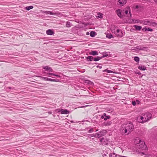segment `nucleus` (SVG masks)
I'll return each instance as SVG.
<instances>
[{
	"instance_id": "1",
	"label": "nucleus",
	"mask_w": 157,
	"mask_h": 157,
	"mask_svg": "<svg viewBox=\"0 0 157 157\" xmlns=\"http://www.w3.org/2000/svg\"><path fill=\"white\" fill-rule=\"evenodd\" d=\"M134 127L132 123L124 124L121 126V132L125 135H128L133 130Z\"/></svg>"
},
{
	"instance_id": "2",
	"label": "nucleus",
	"mask_w": 157,
	"mask_h": 157,
	"mask_svg": "<svg viewBox=\"0 0 157 157\" xmlns=\"http://www.w3.org/2000/svg\"><path fill=\"white\" fill-rule=\"evenodd\" d=\"M107 131L106 130H103L100 131L99 132L96 133L94 136L97 137L98 138H99L105 135Z\"/></svg>"
},
{
	"instance_id": "3",
	"label": "nucleus",
	"mask_w": 157,
	"mask_h": 157,
	"mask_svg": "<svg viewBox=\"0 0 157 157\" xmlns=\"http://www.w3.org/2000/svg\"><path fill=\"white\" fill-rule=\"evenodd\" d=\"M143 116L145 118L144 121H145V122L149 121L152 117L151 114L149 113H146L143 114Z\"/></svg>"
},
{
	"instance_id": "4",
	"label": "nucleus",
	"mask_w": 157,
	"mask_h": 157,
	"mask_svg": "<svg viewBox=\"0 0 157 157\" xmlns=\"http://www.w3.org/2000/svg\"><path fill=\"white\" fill-rule=\"evenodd\" d=\"M127 2L126 0H118L117 2L118 6H124Z\"/></svg>"
},
{
	"instance_id": "5",
	"label": "nucleus",
	"mask_w": 157,
	"mask_h": 157,
	"mask_svg": "<svg viewBox=\"0 0 157 157\" xmlns=\"http://www.w3.org/2000/svg\"><path fill=\"white\" fill-rule=\"evenodd\" d=\"M101 118L104 119L105 121H106L110 118V116L109 115L107 116L106 114L105 113L101 116Z\"/></svg>"
},
{
	"instance_id": "6",
	"label": "nucleus",
	"mask_w": 157,
	"mask_h": 157,
	"mask_svg": "<svg viewBox=\"0 0 157 157\" xmlns=\"http://www.w3.org/2000/svg\"><path fill=\"white\" fill-rule=\"evenodd\" d=\"M142 115L143 116H140L137 117V121L140 123H143L145 122V121H144L145 118L143 116V114H142Z\"/></svg>"
},
{
	"instance_id": "7",
	"label": "nucleus",
	"mask_w": 157,
	"mask_h": 157,
	"mask_svg": "<svg viewBox=\"0 0 157 157\" xmlns=\"http://www.w3.org/2000/svg\"><path fill=\"white\" fill-rule=\"evenodd\" d=\"M116 13L117 14L118 17L121 18H122L123 17L122 14L121 10V9H118L116 10Z\"/></svg>"
},
{
	"instance_id": "8",
	"label": "nucleus",
	"mask_w": 157,
	"mask_h": 157,
	"mask_svg": "<svg viewBox=\"0 0 157 157\" xmlns=\"http://www.w3.org/2000/svg\"><path fill=\"white\" fill-rule=\"evenodd\" d=\"M115 33L119 37H121L123 36V34L121 31L120 29H117L116 32Z\"/></svg>"
},
{
	"instance_id": "9",
	"label": "nucleus",
	"mask_w": 157,
	"mask_h": 157,
	"mask_svg": "<svg viewBox=\"0 0 157 157\" xmlns=\"http://www.w3.org/2000/svg\"><path fill=\"white\" fill-rule=\"evenodd\" d=\"M59 111H60V112H61V113L62 114H69L70 112L67 109H61Z\"/></svg>"
},
{
	"instance_id": "10",
	"label": "nucleus",
	"mask_w": 157,
	"mask_h": 157,
	"mask_svg": "<svg viewBox=\"0 0 157 157\" xmlns=\"http://www.w3.org/2000/svg\"><path fill=\"white\" fill-rule=\"evenodd\" d=\"M105 56H106V55H103L102 57L97 56L95 57H94L93 60L95 61H97L101 59L102 58L104 57Z\"/></svg>"
},
{
	"instance_id": "11",
	"label": "nucleus",
	"mask_w": 157,
	"mask_h": 157,
	"mask_svg": "<svg viewBox=\"0 0 157 157\" xmlns=\"http://www.w3.org/2000/svg\"><path fill=\"white\" fill-rule=\"evenodd\" d=\"M43 13L47 14H50L52 15H55L56 14V13L50 11H44Z\"/></svg>"
},
{
	"instance_id": "12",
	"label": "nucleus",
	"mask_w": 157,
	"mask_h": 157,
	"mask_svg": "<svg viewBox=\"0 0 157 157\" xmlns=\"http://www.w3.org/2000/svg\"><path fill=\"white\" fill-rule=\"evenodd\" d=\"M46 33L47 35H52L54 34V32L52 30L49 29L46 31Z\"/></svg>"
},
{
	"instance_id": "13",
	"label": "nucleus",
	"mask_w": 157,
	"mask_h": 157,
	"mask_svg": "<svg viewBox=\"0 0 157 157\" xmlns=\"http://www.w3.org/2000/svg\"><path fill=\"white\" fill-rule=\"evenodd\" d=\"M43 68L46 71H48L49 72H52L53 69L51 67L48 66H44L43 67Z\"/></svg>"
},
{
	"instance_id": "14",
	"label": "nucleus",
	"mask_w": 157,
	"mask_h": 157,
	"mask_svg": "<svg viewBox=\"0 0 157 157\" xmlns=\"http://www.w3.org/2000/svg\"><path fill=\"white\" fill-rule=\"evenodd\" d=\"M142 24L145 25H151V22L149 21L145 20L142 21Z\"/></svg>"
},
{
	"instance_id": "15",
	"label": "nucleus",
	"mask_w": 157,
	"mask_h": 157,
	"mask_svg": "<svg viewBox=\"0 0 157 157\" xmlns=\"http://www.w3.org/2000/svg\"><path fill=\"white\" fill-rule=\"evenodd\" d=\"M89 54L93 56H97L98 55V53L97 51H93L90 52Z\"/></svg>"
},
{
	"instance_id": "16",
	"label": "nucleus",
	"mask_w": 157,
	"mask_h": 157,
	"mask_svg": "<svg viewBox=\"0 0 157 157\" xmlns=\"http://www.w3.org/2000/svg\"><path fill=\"white\" fill-rule=\"evenodd\" d=\"M138 68L141 70L144 71L146 69V68L144 66L141 65L139 66Z\"/></svg>"
},
{
	"instance_id": "17",
	"label": "nucleus",
	"mask_w": 157,
	"mask_h": 157,
	"mask_svg": "<svg viewBox=\"0 0 157 157\" xmlns=\"http://www.w3.org/2000/svg\"><path fill=\"white\" fill-rule=\"evenodd\" d=\"M133 27L136 30L138 31L142 29V27L141 26L135 25Z\"/></svg>"
},
{
	"instance_id": "18",
	"label": "nucleus",
	"mask_w": 157,
	"mask_h": 157,
	"mask_svg": "<svg viewBox=\"0 0 157 157\" xmlns=\"http://www.w3.org/2000/svg\"><path fill=\"white\" fill-rule=\"evenodd\" d=\"M87 60L88 61H91L93 60L94 57L92 56H88L87 58Z\"/></svg>"
},
{
	"instance_id": "19",
	"label": "nucleus",
	"mask_w": 157,
	"mask_h": 157,
	"mask_svg": "<svg viewBox=\"0 0 157 157\" xmlns=\"http://www.w3.org/2000/svg\"><path fill=\"white\" fill-rule=\"evenodd\" d=\"M142 30L144 31H147L152 32L153 31V30L152 29L149 28H144L142 29Z\"/></svg>"
},
{
	"instance_id": "20",
	"label": "nucleus",
	"mask_w": 157,
	"mask_h": 157,
	"mask_svg": "<svg viewBox=\"0 0 157 157\" xmlns=\"http://www.w3.org/2000/svg\"><path fill=\"white\" fill-rule=\"evenodd\" d=\"M139 154L143 157H146L148 155V154H145L143 152H139Z\"/></svg>"
},
{
	"instance_id": "21",
	"label": "nucleus",
	"mask_w": 157,
	"mask_h": 157,
	"mask_svg": "<svg viewBox=\"0 0 157 157\" xmlns=\"http://www.w3.org/2000/svg\"><path fill=\"white\" fill-rule=\"evenodd\" d=\"M33 7L32 6H26L25 8V9L27 10H29L30 9L33 8Z\"/></svg>"
},
{
	"instance_id": "22",
	"label": "nucleus",
	"mask_w": 157,
	"mask_h": 157,
	"mask_svg": "<svg viewBox=\"0 0 157 157\" xmlns=\"http://www.w3.org/2000/svg\"><path fill=\"white\" fill-rule=\"evenodd\" d=\"M136 48L137 49H138L139 50H144V49L146 48L144 47H140L139 46H137L136 47Z\"/></svg>"
},
{
	"instance_id": "23",
	"label": "nucleus",
	"mask_w": 157,
	"mask_h": 157,
	"mask_svg": "<svg viewBox=\"0 0 157 157\" xmlns=\"http://www.w3.org/2000/svg\"><path fill=\"white\" fill-rule=\"evenodd\" d=\"M130 8L129 7H127L125 8V11L124 12L125 13V15L126 14H127L128 13V10H129Z\"/></svg>"
},
{
	"instance_id": "24",
	"label": "nucleus",
	"mask_w": 157,
	"mask_h": 157,
	"mask_svg": "<svg viewBox=\"0 0 157 157\" xmlns=\"http://www.w3.org/2000/svg\"><path fill=\"white\" fill-rule=\"evenodd\" d=\"M134 60L136 62L139 63L140 61V59L138 57L135 56L134 57Z\"/></svg>"
},
{
	"instance_id": "25",
	"label": "nucleus",
	"mask_w": 157,
	"mask_h": 157,
	"mask_svg": "<svg viewBox=\"0 0 157 157\" xmlns=\"http://www.w3.org/2000/svg\"><path fill=\"white\" fill-rule=\"evenodd\" d=\"M96 33L94 31H91L90 33V35L91 37H94Z\"/></svg>"
},
{
	"instance_id": "26",
	"label": "nucleus",
	"mask_w": 157,
	"mask_h": 157,
	"mask_svg": "<svg viewBox=\"0 0 157 157\" xmlns=\"http://www.w3.org/2000/svg\"><path fill=\"white\" fill-rule=\"evenodd\" d=\"M106 111L109 113H112L113 111V109H106Z\"/></svg>"
},
{
	"instance_id": "27",
	"label": "nucleus",
	"mask_w": 157,
	"mask_h": 157,
	"mask_svg": "<svg viewBox=\"0 0 157 157\" xmlns=\"http://www.w3.org/2000/svg\"><path fill=\"white\" fill-rule=\"evenodd\" d=\"M112 124V122L109 121L105 123V126L110 125Z\"/></svg>"
},
{
	"instance_id": "28",
	"label": "nucleus",
	"mask_w": 157,
	"mask_h": 157,
	"mask_svg": "<svg viewBox=\"0 0 157 157\" xmlns=\"http://www.w3.org/2000/svg\"><path fill=\"white\" fill-rule=\"evenodd\" d=\"M66 26L67 27H70L71 26V23L69 21H67L66 25Z\"/></svg>"
},
{
	"instance_id": "29",
	"label": "nucleus",
	"mask_w": 157,
	"mask_h": 157,
	"mask_svg": "<svg viewBox=\"0 0 157 157\" xmlns=\"http://www.w3.org/2000/svg\"><path fill=\"white\" fill-rule=\"evenodd\" d=\"M106 37L109 39H111L113 37V36L111 34H108L106 35Z\"/></svg>"
},
{
	"instance_id": "30",
	"label": "nucleus",
	"mask_w": 157,
	"mask_h": 157,
	"mask_svg": "<svg viewBox=\"0 0 157 157\" xmlns=\"http://www.w3.org/2000/svg\"><path fill=\"white\" fill-rule=\"evenodd\" d=\"M103 72H105L109 73H112L113 71L111 70H108L107 69L103 71Z\"/></svg>"
},
{
	"instance_id": "31",
	"label": "nucleus",
	"mask_w": 157,
	"mask_h": 157,
	"mask_svg": "<svg viewBox=\"0 0 157 157\" xmlns=\"http://www.w3.org/2000/svg\"><path fill=\"white\" fill-rule=\"evenodd\" d=\"M151 22V25H152L153 26H155L157 25V24L155 22Z\"/></svg>"
},
{
	"instance_id": "32",
	"label": "nucleus",
	"mask_w": 157,
	"mask_h": 157,
	"mask_svg": "<svg viewBox=\"0 0 157 157\" xmlns=\"http://www.w3.org/2000/svg\"><path fill=\"white\" fill-rule=\"evenodd\" d=\"M142 21H143L140 20H135V22L136 23H139L142 24Z\"/></svg>"
},
{
	"instance_id": "33",
	"label": "nucleus",
	"mask_w": 157,
	"mask_h": 157,
	"mask_svg": "<svg viewBox=\"0 0 157 157\" xmlns=\"http://www.w3.org/2000/svg\"><path fill=\"white\" fill-rule=\"evenodd\" d=\"M54 75H55V74H54L53 73H48L47 74V76H49L50 75L54 76Z\"/></svg>"
},
{
	"instance_id": "34",
	"label": "nucleus",
	"mask_w": 157,
	"mask_h": 157,
	"mask_svg": "<svg viewBox=\"0 0 157 157\" xmlns=\"http://www.w3.org/2000/svg\"><path fill=\"white\" fill-rule=\"evenodd\" d=\"M98 15H99V16H98L100 18H102V14H101V13H98Z\"/></svg>"
},
{
	"instance_id": "35",
	"label": "nucleus",
	"mask_w": 157,
	"mask_h": 157,
	"mask_svg": "<svg viewBox=\"0 0 157 157\" xmlns=\"http://www.w3.org/2000/svg\"><path fill=\"white\" fill-rule=\"evenodd\" d=\"M125 11V9H124L123 10H121V11H122V15H123V16H125V13L124 12Z\"/></svg>"
},
{
	"instance_id": "36",
	"label": "nucleus",
	"mask_w": 157,
	"mask_h": 157,
	"mask_svg": "<svg viewBox=\"0 0 157 157\" xmlns=\"http://www.w3.org/2000/svg\"><path fill=\"white\" fill-rule=\"evenodd\" d=\"M128 17H131L132 16V14L130 12V11L129 12V13L127 15V16Z\"/></svg>"
},
{
	"instance_id": "37",
	"label": "nucleus",
	"mask_w": 157,
	"mask_h": 157,
	"mask_svg": "<svg viewBox=\"0 0 157 157\" xmlns=\"http://www.w3.org/2000/svg\"><path fill=\"white\" fill-rule=\"evenodd\" d=\"M42 78L44 80L46 81H48V78L46 77H42Z\"/></svg>"
},
{
	"instance_id": "38",
	"label": "nucleus",
	"mask_w": 157,
	"mask_h": 157,
	"mask_svg": "<svg viewBox=\"0 0 157 157\" xmlns=\"http://www.w3.org/2000/svg\"><path fill=\"white\" fill-rule=\"evenodd\" d=\"M132 104L133 105L135 106L136 105V102L135 101H132Z\"/></svg>"
},
{
	"instance_id": "39",
	"label": "nucleus",
	"mask_w": 157,
	"mask_h": 157,
	"mask_svg": "<svg viewBox=\"0 0 157 157\" xmlns=\"http://www.w3.org/2000/svg\"><path fill=\"white\" fill-rule=\"evenodd\" d=\"M86 83H87L89 84H91V83H92V82L89 80H86Z\"/></svg>"
},
{
	"instance_id": "40",
	"label": "nucleus",
	"mask_w": 157,
	"mask_h": 157,
	"mask_svg": "<svg viewBox=\"0 0 157 157\" xmlns=\"http://www.w3.org/2000/svg\"><path fill=\"white\" fill-rule=\"evenodd\" d=\"M93 128H91L88 131V132L89 133H91L92 132H93Z\"/></svg>"
},
{
	"instance_id": "41",
	"label": "nucleus",
	"mask_w": 157,
	"mask_h": 157,
	"mask_svg": "<svg viewBox=\"0 0 157 157\" xmlns=\"http://www.w3.org/2000/svg\"><path fill=\"white\" fill-rule=\"evenodd\" d=\"M145 145V143L144 144V145L143 146V147H142V145H141L140 146V147L142 148H144L146 147V146L145 145Z\"/></svg>"
},
{
	"instance_id": "42",
	"label": "nucleus",
	"mask_w": 157,
	"mask_h": 157,
	"mask_svg": "<svg viewBox=\"0 0 157 157\" xmlns=\"http://www.w3.org/2000/svg\"><path fill=\"white\" fill-rule=\"evenodd\" d=\"M52 81L53 82H58L59 81L58 79H52Z\"/></svg>"
},
{
	"instance_id": "43",
	"label": "nucleus",
	"mask_w": 157,
	"mask_h": 157,
	"mask_svg": "<svg viewBox=\"0 0 157 157\" xmlns=\"http://www.w3.org/2000/svg\"><path fill=\"white\" fill-rule=\"evenodd\" d=\"M90 136H91V137H95L96 138H97V137L94 136H95V134L94 135V134H91V135H90Z\"/></svg>"
},
{
	"instance_id": "44",
	"label": "nucleus",
	"mask_w": 157,
	"mask_h": 157,
	"mask_svg": "<svg viewBox=\"0 0 157 157\" xmlns=\"http://www.w3.org/2000/svg\"><path fill=\"white\" fill-rule=\"evenodd\" d=\"M52 79L50 78H48V80L47 81H52Z\"/></svg>"
},
{
	"instance_id": "45",
	"label": "nucleus",
	"mask_w": 157,
	"mask_h": 157,
	"mask_svg": "<svg viewBox=\"0 0 157 157\" xmlns=\"http://www.w3.org/2000/svg\"><path fill=\"white\" fill-rule=\"evenodd\" d=\"M103 140H104V138H102L100 139V141L101 142H102L103 141Z\"/></svg>"
},
{
	"instance_id": "46",
	"label": "nucleus",
	"mask_w": 157,
	"mask_h": 157,
	"mask_svg": "<svg viewBox=\"0 0 157 157\" xmlns=\"http://www.w3.org/2000/svg\"><path fill=\"white\" fill-rule=\"evenodd\" d=\"M54 76H56L57 77L59 78L60 77V76L58 75H55H55H54Z\"/></svg>"
},
{
	"instance_id": "47",
	"label": "nucleus",
	"mask_w": 157,
	"mask_h": 157,
	"mask_svg": "<svg viewBox=\"0 0 157 157\" xmlns=\"http://www.w3.org/2000/svg\"><path fill=\"white\" fill-rule=\"evenodd\" d=\"M104 142H105V143L104 144H107V142H108V141H107V140H106V141H104Z\"/></svg>"
},
{
	"instance_id": "48",
	"label": "nucleus",
	"mask_w": 157,
	"mask_h": 157,
	"mask_svg": "<svg viewBox=\"0 0 157 157\" xmlns=\"http://www.w3.org/2000/svg\"><path fill=\"white\" fill-rule=\"evenodd\" d=\"M97 67L99 68H102V66H97Z\"/></svg>"
},
{
	"instance_id": "49",
	"label": "nucleus",
	"mask_w": 157,
	"mask_h": 157,
	"mask_svg": "<svg viewBox=\"0 0 157 157\" xmlns=\"http://www.w3.org/2000/svg\"><path fill=\"white\" fill-rule=\"evenodd\" d=\"M109 157H112V154L111 153H110L109 155Z\"/></svg>"
},
{
	"instance_id": "50",
	"label": "nucleus",
	"mask_w": 157,
	"mask_h": 157,
	"mask_svg": "<svg viewBox=\"0 0 157 157\" xmlns=\"http://www.w3.org/2000/svg\"><path fill=\"white\" fill-rule=\"evenodd\" d=\"M139 6H138V5H136V6H135V9H137L138 8H139Z\"/></svg>"
},
{
	"instance_id": "51",
	"label": "nucleus",
	"mask_w": 157,
	"mask_h": 157,
	"mask_svg": "<svg viewBox=\"0 0 157 157\" xmlns=\"http://www.w3.org/2000/svg\"><path fill=\"white\" fill-rule=\"evenodd\" d=\"M113 154L115 155V157H117V154L115 153H113Z\"/></svg>"
},
{
	"instance_id": "52",
	"label": "nucleus",
	"mask_w": 157,
	"mask_h": 157,
	"mask_svg": "<svg viewBox=\"0 0 157 157\" xmlns=\"http://www.w3.org/2000/svg\"><path fill=\"white\" fill-rule=\"evenodd\" d=\"M60 109H56V111L57 112H59V111H60Z\"/></svg>"
},
{
	"instance_id": "53",
	"label": "nucleus",
	"mask_w": 157,
	"mask_h": 157,
	"mask_svg": "<svg viewBox=\"0 0 157 157\" xmlns=\"http://www.w3.org/2000/svg\"><path fill=\"white\" fill-rule=\"evenodd\" d=\"M118 156H119V157H126V156H122V155H118Z\"/></svg>"
},
{
	"instance_id": "54",
	"label": "nucleus",
	"mask_w": 157,
	"mask_h": 157,
	"mask_svg": "<svg viewBox=\"0 0 157 157\" xmlns=\"http://www.w3.org/2000/svg\"><path fill=\"white\" fill-rule=\"evenodd\" d=\"M137 103H138V104H139V101L138 100H136V101Z\"/></svg>"
},
{
	"instance_id": "55",
	"label": "nucleus",
	"mask_w": 157,
	"mask_h": 157,
	"mask_svg": "<svg viewBox=\"0 0 157 157\" xmlns=\"http://www.w3.org/2000/svg\"><path fill=\"white\" fill-rule=\"evenodd\" d=\"M89 34V32H87V33H86V34H87V35H88V34Z\"/></svg>"
},
{
	"instance_id": "56",
	"label": "nucleus",
	"mask_w": 157,
	"mask_h": 157,
	"mask_svg": "<svg viewBox=\"0 0 157 157\" xmlns=\"http://www.w3.org/2000/svg\"><path fill=\"white\" fill-rule=\"evenodd\" d=\"M8 88L9 89H11V87H8Z\"/></svg>"
},
{
	"instance_id": "57",
	"label": "nucleus",
	"mask_w": 157,
	"mask_h": 157,
	"mask_svg": "<svg viewBox=\"0 0 157 157\" xmlns=\"http://www.w3.org/2000/svg\"><path fill=\"white\" fill-rule=\"evenodd\" d=\"M138 74H139H139H140V73H138Z\"/></svg>"
},
{
	"instance_id": "58",
	"label": "nucleus",
	"mask_w": 157,
	"mask_h": 157,
	"mask_svg": "<svg viewBox=\"0 0 157 157\" xmlns=\"http://www.w3.org/2000/svg\"><path fill=\"white\" fill-rule=\"evenodd\" d=\"M132 21H134V19H132Z\"/></svg>"
},
{
	"instance_id": "59",
	"label": "nucleus",
	"mask_w": 157,
	"mask_h": 157,
	"mask_svg": "<svg viewBox=\"0 0 157 157\" xmlns=\"http://www.w3.org/2000/svg\"><path fill=\"white\" fill-rule=\"evenodd\" d=\"M139 141H140V140Z\"/></svg>"
}]
</instances>
